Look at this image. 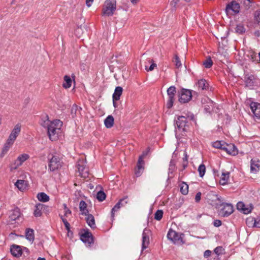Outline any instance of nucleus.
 Instances as JSON below:
<instances>
[{"instance_id":"obj_27","label":"nucleus","mask_w":260,"mask_h":260,"mask_svg":"<svg viewBox=\"0 0 260 260\" xmlns=\"http://www.w3.org/2000/svg\"><path fill=\"white\" fill-rule=\"evenodd\" d=\"M230 177V173L228 172H223L221 174L220 180L219 181L220 184L224 185L227 184Z\"/></svg>"},{"instance_id":"obj_31","label":"nucleus","mask_w":260,"mask_h":260,"mask_svg":"<svg viewBox=\"0 0 260 260\" xmlns=\"http://www.w3.org/2000/svg\"><path fill=\"white\" fill-rule=\"evenodd\" d=\"M44 207V205L41 203L37 204L35 206L34 211V215L36 217H40L42 215V210Z\"/></svg>"},{"instance_id":"obj_45","label":"nucleus","mask_w":260,"mask_h":260,"mask_svg":"<svg viewBox=\"0 0 260 260\" xmlns=\"http://www.w3.org/2000/svg\"><path fill=\"white\" fill-rule=\"evenodd\" d=\"M254 18L257 23L260 25V11H256L255 12Z\"/></svg>"},{"instance_id":"obj_33","label":"nucleus","mask_w":260,"mask_h":260,"mask_svg":"<svg viewBox=\"0 0 260 260\" xmlns=\"http://www.w3.org/2000/svg\"><path fill=\"white\" fill-rule=\"evenodd\" d=\"M64 82L62 86L64 88L67 89L70 88L72 85V80L69 76L65 75L63 77Z\"/></svg>"},{"instance_id":"obj_48","label":"nucleus","mask_w":260,"mask_h":260,"mask_svg":"<svg viewBox=\"0 0 260 260\" xmlns=\"http://www.w3.org/2000/svg\"><path fill=\"white\" fill-rule=\"evenodd\" d=\"M12 145L13 144H8V141L7 140L3 148V152H7Z\"/></svg>"},{"instance_id":"obj_50","label":"nucleus","mask_w":260,"mask_h":260,"mask_svg":"<svg viewBox=\"0 0 260 260\" xmlns=\"http://www.w3.org/2000/svg\"><path fill=\"white\" fill-rule=\"evenodd\" d=\"M213 225L215 227H219L221 225V221L220 220H215L213 222Z\"/></svg>"},{"instance_id":"obj_39","label":"nucleus","mask_w":260,"mask_h":260,"mask_svg":"<svg viewBox=\"0 0 260 260\" xmlns=\"http://www.w3.org/2000/svg\"><path fill=\"white\" fill-rule=\"evenodd\" d=\"M176 169L175 164V162L171 160L170 163L169 165V172H168V175L169 177H172L171 176H170L171 174H172L173 172L175 171Z\"/></svg>"},{"instance_id":"obj_28","label":"nucleus","mask_w":260,"mask_h":260,"mask_svg":"<svg viewBox=\"0 0 260 260\" xmlns=\"http://www.w3.org/2000/svg\"><path fill=\"white\" fill-rule=\"evenodd\" d=\"M199 88L202 90H207L209 88V84L207 81L204 79H200L198 81L197 84Z\"/></svg>"},{"instance_id":"obj_30","label":"nucleus","mask_w":260,"mask_h":260,"mask_svg":"<svg viewBox=\"0 0 260 260\" xmlns=\"http://www.w3.org/2000/svg\"><path fill=\"white\" fill-rule=\"evenodd\" d=\"M104 124L107 128H111L114 124V118L111 115H109L104 120Z\"/></svg>"},{"instance_id":"obj_35","label":"nucleus","mask_w":260,"mask_h":260,"mask_svg":"<svg viewBox=\"0 0 260 260\" xmlns=\"http://www.w3.org/2000/svg\"><path fill=\"white\" fill-rule=\"evenodd\" d=\"M37 198L39 201L42 202H46L49 200V197L44 192H40L38 193Z\"/></svg>"},{"instance_id":"obj_12","label":"nucleus","mask_w":260,"mask_h":260,"mask_svg":"<svg viewBox=\"0 0 260 260\" xmlns=\"http://www.w3.org/2000/svg\"><path fill=\"white\" fill-rule=\"evenodd\" d=\"M225 11L226 13L232 11L235 14H238L240 11V5L236 1H233L226 5Z\"/></svg>"},{"instance_id":"obj_8","label":"nucleus","mask_w":260,"mask_h":260,"mask_svg":"<svg viewBox=\"0 0 260 260\" xmlns=\"http://www.w3.org/2000/svg\"><path fill=\"white\" fill-rule=\"evenodd\" d=\"M192 94L190 90L186 89H182L180 92L179 101L181 103L188 102L191 99Z\"/></svg>"},{"instance_id":"obj_37","label":"nucleus","mask_w":260,"mask_h":260,"mask_svg":"<svg viewBox=\"0 0 260 260\" xmlns=\"http://www.w3.org/2000/svg\"><path fill=\"white\" fill-rule=\"evenodd\" d=\"M225 143H224L223 141H217L214 142L213 143L212 145L214 148L223 150V148L225 146Z\"/></svg>"},{"instance_id":"obj_63","label":"nucleus","mask_w":260,"mask_h":260,"mask_svg":"<svg viewBox=\"0 0 260 260\" xmlns=\"http://www.w3.org/2000/svg\"><path fill=\"white\" fill-rule=\"evenodd\" d=\"M37 260H46L45 258L39 257Z\"/></svg>"},{"instance_id":"obj_20","label":"nucleus","mask_w":260,"mask_h":260,"mask_svg":"<svg viewBox=\"0 0 260 260\" xmlns=\"http://www.w3.org/2000/svg\"><path fill=\"white\" fill-rule=\"evenodd\" d=\"M172 62L174 65H182V64L185 65V57L184 56L180 57L178 54H175L172 58Z\"/></svg>"},{"instance_id":"obj_53","label":"nucleus","mask_w":260,"mask_h":260,"mask_svg":"<svg viewBox=\"0 0 260 260\" xmlns=\"http://www.w3.org/2000/svg\"><path fill=\"white\" fill-rule=\"evenodd\" d=\"M211 254V251L209 250H207L204 252V256L205 257L207 258V257L210 256Z\"/></svg>"},{"instance_id":"obj_56","label":"nucleus","mask_w":260,"mask_h":260,"mask_svg":"<svg viewBox=\"0 0 260 260\" xmlns=\"http://www.w3.org/2000/svg\"><path fill=\"white\" fill-rule=\"evenodd\" d=\"M93 0H86V4L87 7H90L91 3L93 2Z\"/></svg>"},{"instance_id":"obj_62","label":"nucleus","mask_w":260,"mask_h":260,"mask_svg":"<svg viewBox=\"0 0 260 260\" xmlns=\"http://www.w3.org/2000/svg\"><path fill=\"white\" fill-rule=\"evenodd\" d=\"M116 101H113V106H114V107H116Z\"/></svg>"},{"instance_id":"obj_14","label":"nucleus","mask_w":260,"mask_h":260,"mask_svg":"<svg viewBox=\"0 0 260 260\" xmlns=\"http://www.w3.org/2000/svg\"><path fill=\"white\" fill-rule=\"evenodd\" d=\"M149 230L145 228L142 233V250L146 249L149 244Z\"/></svg>"},{"instance_id":"obj_6","label":"nucleus","mask_w":260,"mask_h":260,"mask_svg":"<svg viewBox=\"0 0 260 260\" xmlns=\"http://www.w3.org/2000/svg\"><path fill=\"white\" fill-rule=\"evenodd\" d=\"M176 92V87L174 86H171L167 89L168 100L167 101L166 106L168 109L171 108L173 105V103L175 100L174 96Z\"/></svg>"},{"instance_id":"obj_32","label":"nucleus","mask_w":260,"mask_h":260,"mask_svg":"<svg viewBox=\"0 0 260 260\" xmlns=\"http://www.w3.org/2000/svg\"><path fill=\"white\" fill-rule=\"evenodd\" d=\"M116 62L118 64H124L125 62L124 60H123L122 59V56L121 55H120L119 56H112L111 58L110 62L111 63Z\"/></svg>"},{"instance_id":"obj_38","label":"nucleus","mask_w":260,"mask_h":260,"mask_svg":"<svg viewBox=\"0 0 260 260\" xmlns=\"http://www.w3.org/2000/svg\"><path fill=\"white\" fill-rule=\"evenodd\" d=\"M198 171L199 173V176L203 177L206 172V167L204 164H201L199 166Z\"/></svg>"},{"instance_id":"obj_51","label":"nucleus","mask_w":260,"mask_h":260,"mask_svg":"<svg viewBox=\"0 0 260 260\" xmlns=\"http://www.w3.org/2000/svg\"><path fill=\"white\" fill-rule=\"evenodd\" d=\"M201 193L200 192H198L195 197V201L196 202H199L201 200Z\"/></svg>"},{"instance_id":"obj_9","label":"nucleus","mask_w":260,"mask_h":260,"mask_svg":"<svg viewBox=\"0 0 260 260\" xmlns=\"http://www.w3.org/2000/svg\"><path fill=\"white\" fill-rule=\"evenodd\" d=\"M223 208L219 211V215L223 217H228L234 211L233 206L231 204H223Z\"/></svg>"},{"instance_id":"obj_29","label":"nucleus","mask_w":260,"mask_h":260,"mask_svg":"<svg viewBox=\"0 0 260 260\" xmlns=\"http://www.w3.org/2000/svg\"><path fill=\"white\" fill-rule=\"evenodd\" d=\"M79 209L82 214L86 215L88 214V210L87 209V204L84 201H81L79 204Z\"/></svg>"},{"instance_id":"obj_55","label":"nucleus","mask_w":260,"mask_h":260,"mask_svg":"<svg viewBox=\"0 0 260 260\" xmlns=\"http://www.w3.org/2000/svg\"><path fill=\"white\" fill-rule=\"evenodd\" d=\"M64 225L65 226V228L66 229V230L69 232L70 231V223L68 222H66L65 223H64Z\"/></svg>"},{"instance_id":"obj_17","label":"nucleus","mask_w":260,"mask_h":260,"mask_svg":"<svg viewBox=\"0 0 260 260\" xmlns=\"http://www.w3.org/2000/svg\"><path fill=\"white\" fill-rule=\"evenodd\" d=\"M223 150L226 152L228 154L236 155L238 154V150L236 146L232 144H226L225 143V146L223 148Z\"/></svg>"},{"instance_id":"obj_60","label":"nucleus","mask_w":260,"mask_h":260,"mask_svg":"<svg viewBox=\"0 0 260 260\" xmlns=\"http://www.w3.org/2000/svg\"><path fill=\"white\" fill-rule=\"evenodd\" d=\"M63 209H64V211L66 210V209H69L68 207H67V206L66 204H63Z\"/></svg>"},{"instance_id":"obj_44","label":"nucleus","mask_w":260,"mask_h":260,"mask_svg":"<svg viewBox=\"0 0 260 260\" xmlns=\"http://www.w3.org/2000/svg\"><path fill=\"white\" fill-rule=\"evenodd\" d=\"M251 222L253 221V227L260 228V217H258L257 219L251 218Z\"/></svg>"},{"instance_id":"obj_13","label":"nucleus","mask_w":260,"mask_h":260,"mask_svg":"<svg viewBox=\"0 0 260 260\" xmlns=\"http://www.w3.org/2000/svg\"><path fill=\"white\" fill-rule=\"evenodd\" d=\"M168 239L173 243H176L182 240L180 235L175 231L170 229L167 234Z\"/></svg>"},{"instance_id":"obj_19","label":"nucleus","mask_w":260,"mask_h":260,"mask_svg":"<svg viewBox=\"0 0 260 260\" xmlns=\"http://www.w3.org/2000/svg\"><path fill=\"white\" fill-rule=\"evenodd\" d=\"M11 252L12 254L15 257H19L22 255V247L18 245H13L11 247Z\"/></svg>"},{"instance_id":"obj_7","label":"nucleus","mask_w":260,"mask_h":260,"mask_svg":"<svg viewBox=\"0 0 260 260\" xmlns=\"http://www.w3.org/2000/svg\"><path fill=\"white\" fill-rule=\"evenodd\" d=\"M147 154V152H144L143 154L139 158L137 165V169L135 171V174L137 177L141 176L144 169V161L143 160V158Z\"/></svg>"},{"instance_id":"obj_2","label":"nucleus","mask_w":260,"mask_h":260,"mask_svg":"<svg viewBox=\"0 0 260 260\" xmlns=\"http://www.w3.org/2000/svg\"><path fill=\"white\" fill-rule=\"evenodd\" d=\"M194 116L191 114L187 117L180 116L178 117L176 120V125L180 131L186 132L188 129L190 121L193 119Z\"/></svg>"},{"instance_id":"obj_46","label":"nucleus","mask_w":260,"mask_h":260,"mask_svg":"<svg viewBox=\"0 0 260 260\" xmlns=\"http://www.w3.org/2000/svg\"><path fill=\"white\" fill-rule=\"evenodd\" d=\"M223 249L221 246L217 247L215 248L214 251L218 255L222 254Z\"/></svg>"},{"instance_id":"obj_22","label":"nucleus","mask_w":260,"mask_h":260,"mask_svg":"<svg viewBox=\"0 0 260 260\" xmlns=\"http://www.w3.org/2000/svg\"><path fill=\"white\" fill-rule=\"evenodd\" d=\"M254 77L253 75H246L245 77V83L246 86L252 88L254 86Z\"/></svg>"},{"instance_id":"obj_11","label":"nucleus","mask_w":260,"mask_h":260,"mask_svg":"<svg viewBox=\"0 0 260 260\" xmlns=\"http://www.w3.org/2000/svg\"><path fill=\"white\" fill-rule=\"evenodd\" d=\"M81 240L85 244L90 245L93 243V239L92 234L88 230L82 234L80 237Z\"/></svg>"},{"instance_id":"obj_4","label":"nucleus","mask_w":260,"mask_h":260,"mask_svg":"<svg viewBox=\"0 0 260 260\" xmlns=\"http://www.w3.org/2000/svg\"><path fill=\"white\" fill-rule=\"evenodd\" d=\"M49 170L50 171H54L60 169L62 166V161L59 156L56 154L48 155Z\"/></svg>"},{"instance_id":"obj_23","label":"nucleus","mask_w":260,"mask_h":260,"mask_svg":"<svg viewBox=\"0 0 260 260\" xmlns=\"http://www.w3.org/2000/svg\"><path fill=\"white\" fill-rule=\"evenodd\" d=\"M260 161L257 159H251L250 164L251 172L256 173L259 169Z\"/></svg>"},{"instance_id":"obj_41","label":"nucleus","mask_w":260,"mask_h":260,"mask_svg":"<svg viewBox=\"0 0 260 260\" xmlns=\"http://www.w3.org/2000/svg\"><path fill=\"white\" fill-rule=\"evenodd\" d=\"M15 185L20 189L23 190L25 188L24 181L22 180H18L15 183Z\"/></svg>"},{"instance_id":"obj_64","label":"nucleus","mask_w":260,"mask_h":260,"mask_svg":"<svg viewBox=\"0 0 260 260\" xmlns=\"http://www.w3.org/2000/svg\"><path fill=\"white\" fill-rule=\"evenodd\" d=\"M205 110L207 111V112H210V111L208 109V108H207V107H205Z\"/></svg>"},{"instance_id":"obj_59","label":"nucleus","mask_w":260,"mask_h":260,"mask_svg":"<svg viewBox=\"0 0 260 260\" xmlns=\"http://www.w3.org/2000/svg\"><path fill=\"white\" fill-rule=\"evenodd\" d=\"M148 62H149V63L150 64V65H153V66L156 65V63H155L154 62L153 60L152 59H150V58L148 60Z\"/></svg>"},{"instance_id":"obj_43","label":"nucleus","mask_w":260,"mask_h":260,"mask_svg":"<svg viewBox=\"0 0 260 260\" xmlns=\"http://www.w3.org/2000/svg\"><path fill=\"white\" fill-rule=\"evenodd\" d=\"M236 31L237 33L242 34L245 31V28L243 25L239 24L237 26Z\"/></svg>"},{"instance_id":"obj_15","label":"nucleus","mask_w":260,"mask_h":260,"mask_svg":"<svg viewBox=\"0 0 260 260\" xmlns=\"http://www.w3.org/2000/svg\"><path fill=\"white\" fill-rule=\"evenodd\" d=\"M29 156L27 154H22L18 156L17 159L15 161L13 165L14 166L12 167V168L14 169H16L19 166H21L22 164L26 161L27 159L29 158Z\"/></svg>"},{"instance_id":"obj_5","label":"nucleus","mask_w":260,"mask_h":260,"mask_svg":"<svg viewBox=\"0 0 260 260\" xmlns=\"http://www.w3.org/2000/svg\"><path fill=\"white\" fill-rule=\"evenodd\" d=\"M78 172L81 177L86 178L89 175V170L86 166V162L83 159H80L77 162Z\"/></svg>"},{"instance_id":"obj_26","label":"nucleus","mask_w":260,"mask_h":260,"mask_svg":"<svg viewBox=\"0 0 260 260\" xmlns=\"http://www.w3.org/2000/svg\"><path fill=\"white\" fill-rule=\"evenodd\" d=\"M237 209L239 211H242L244 214H248L251 212V209L246 208L245 205L242 202H239L237 204Z\"/></svg>"},{"instance_id":"obj_36","label":"nucleus","mask_w":260,"mask_h":260,"mask_svg":"<svg viewBox=\"0 0 260 260\" xmlns=\"http://www.w3.org/2000/svg\"><path fill=\"white\" fill-rule=\"evenodd\" d=\"M180 191L183 194H187L188 192V185L184 182L180 184Z\"/></svg>"},{"instance_id":"obj_21","label":"nucleus","mask_w":260,"mask_h":260,"mask_svg":"<svg viewBox=\"0 0 260 260\" xmlns=\"http://www.w3.org/2000/svg\"><path fill=\"white\" fill-rule=\"evenodd\" d=\"M20 210L18 208H15L9 212V218L12 221H15L20 216Z\"/></svg>"},{"instance_id":"obj_52","label":"nucleus","mask_w":260,"mask_h":260,"mask_svg":"<svg viewBox=\"0 0 260 260\" xmlns=\"http://www.w3.org/2000/svg\"><path fill=\"white\" fill-rule=\"evenodd\" d=\"M72 214V211L69 209H66V210L64 211V216L68 217L69 215H71Z\"/></svg>"},{"instance_id":"obj_47","label":"nucleus","mask_w":260,"mask_h":260,"mask_svg":"<svg viewBox=\"0 0 260 260\" xmlns=\"http://www.w3.org/2000/svg\"><path fill=\"white\" fill-rule=\"evenodd\" d=\"M213 61L210 57H208L203 61L202 65H212Z\"/></svg>"},{"instance_id":"obj_1","label":"nucleus","mask_w":260,"mask_h":260,"mask_svg":"<svg viewBox=\"0 0 260 260\" xmlns=\"http://www.w3.org/2000/svg\"><path fill=\"white\" fill-rule=\"evenodd\" d=\"M41 126L47 131V135L51 141H55L58 138L60 133L62 122L58 119L50 121L46 114L42 115L40 121Z\"/></svg>"},{"instance_id":"obj_42","label":"nucleus","mask_w":260,"mask_h":260,"mask_svg":"<svg viewBox=\"0 0 260 260\" xmlns=\"http://www.w3.org/2000/svg\"><path fill=\"white\" fill-rule=\"evenodd\" d=\"M163 213L162 210H157L154 214V219L158 221L160 220L162 217Z\"/></svg>"},{"instance_id":"obj_58","label":"nucleus","mask_w":260,"mask_h":260,"mask_svg":"<svg viewBox=\"0 0 260 260\" xmlns=\"http://www.w3.org/2000/svg\"><path fill=\"white\" fill-rule=\"evenodd\" d=\"M254 35L255 37H260V31L259 30H256L254 32Z\"/></svg>"},{"instance_id":"obj_24","label":"nucleus","mask_w":260,"mask_h":260,"mask_svg":"<svg viewBox=\"0 0 260 260\" xmlns=\"http://www.w3.org/2000/svg\"><path fill=\"white\" fill-rule=\"evenodd\" d=\"M86 221L87 224L92 229L96 228V225L95 223V220L94 216L90 214H87L86 215Z\"/></svg>"},{"instance_id":"obj_3","label":"nucleus","mask_w":260,"mask_h":260,"mask_svg":"<svg viewBox=\"0 0 260 260\" xmlns=\"http://www.w3.org/2000/svg\"><path fill=\"white\" fill-rule=\"evenodd\" d=\"M116 9V0H106L103 7L102 15L111 16Z\"/></svg>"},{"instance_id":"obj_54","label":"nucleus","mask_w":260,"mask_h":260,"mask_svg":"<svg viewBox=\"0 0 260 260\" xmlns=\"http://www.w3.org/2000/svg\"><path fill=\"white\" fill-rule=\"evenodd\" d=\"M155 66H149L148 67V66H145V70L147 72L152 71L154 69V67Z\"/></svg>"},{"instance_id":"obj_49","label":"nucleus","mask_w":260,"mask_h":260,"mask_svg":"<svg viewBox=\"0 0 260 260\" xmlns=\"http://www.w3.org/2000/svg\"><path fill=\"white\" fill-rule=\"evenodd\" d=\"M78 109V106L76 105H74L71 109V114L73 116L76 115V111Z\"/></svg>"},{"instance_id":"obj_61","label":"nucleus","mask_w":260,"mask_h":260,"mask_svg":"<svg viewBox=\"0 0 260 260\" xmlns=\"http://www.w3.org/2000/svg\"><path fill=\"white\" fill-rule=\"evenodd\" d=\"M131 1L133 4H136L138 2V0H131Z\"/></svg>"},{"instance_id":"obj_16","label":"nucleus","mask_w":260,"mask_h":260,"mask_svg":"<svg viewBox=\"0 0 260 260\" xmlns=\"http://www.w3.org/2000/svg\"><path fill=\"white\" fill-rule=\"evenodd\" d=\"M126 200L127 198H123L120 199L118 202L116 204L111 210V216L112 217H114L115 212L117 211L121 207L124 206L127 204V202Z\"/></svg>"},{"instance_id":"obj_18","label":"nucleus","mask_w":260,"mask_h":260,"mask_svg":"<svg viewBox=\"0 0 260 260\" xmlns=\"http://www.w3.org/2000/svg\"><path fill=\"white\" fill-rule=\"evenodd\" d=\"M250 109L255 117L260 118V104L252 102L250 105Z\"/></svg>"},{"instance_id":"obj_10","label":"nucleus","mask_w":260,"mask_h":260,"mask_svg":"<svg viewBox=\"0 0 260 260\" xmlns=\"http://www.w3.org/2000/svg\"><path fill=\"white\" fill-rule=\"evenodd\" d=\"M21 131V126L19 124H17L14 129L11 132L8 139V144H13L16 138L19 134Z\"/></svg>"},{"instance_id":"obj_34","label":"nucleus","mask_w":260,"mask_h":260,"mask_svg":"<svg viewBox=\"0 0 260 260\" xmlns=\"http://www.w3.org/2000/svg\"><path fill=\"white\" fill-rule=\"evenodd\" d=\"M25 237L29 241H34L35 239L34 230L31 229H27L25 232Z\"/></svg>"},{"instance_id":"obj_25","label":"nucleus","mask_w":260,"mask_h":260,"mask_svg":"<svg viewBox=\"0 0 260 260\" xmlns=\"http://www.w3.org/2000/svg\"><path fill=\"white\" fill-rule=\"evenodd\" d=\"M122 91L123 89L121 87H116L112 95L113 101H118L122 94Z\"/></svg>"},{"instance_id":"obj_57","label":"nucleus","mask_w":260,"mask_h":260,"mask_svg":"<svg viewBox=\"0 0 260 260\" xmlns=\"http://www.w3.org/2000/svg\"><path fill=\"white\" fill-rule=\"evenodd\" d=\"M59 217H60L62 221L63 222V224L66 222H68L67 220L64 217V216L62 215H59Z\"/></svg>"},{"instance_id":"obj_40","label":"nucleus","mask_w":260,"mask_h":260,"mask_svg":"<svg viewBox=\"0 0 260 260\" xmlns=\"http://www.w3.org/2000/svg\"><path fill=\"white\" fill-rule=\"evenodd\" d=\"M106 194L103 191H99L96 194L97 199L100 201H103L106 198Z\"/></svg>"}]
</instances>
